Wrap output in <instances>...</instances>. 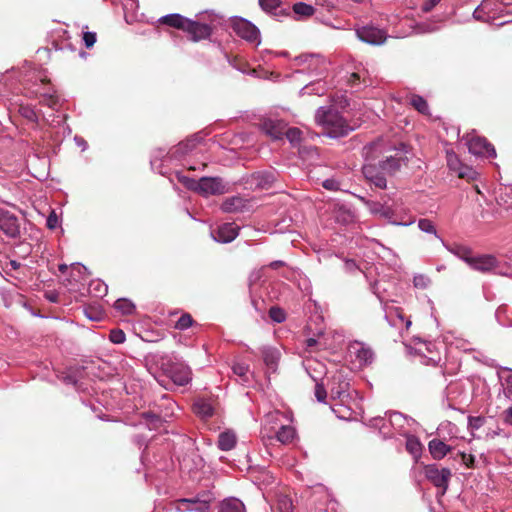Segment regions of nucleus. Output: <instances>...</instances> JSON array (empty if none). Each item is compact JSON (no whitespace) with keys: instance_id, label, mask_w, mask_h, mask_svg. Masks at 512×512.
<instances>
[{"instance_id":"8fccbe9b","label":"nucleus","mask_w":512,"mask_h":512,"mask_svg":"<svg viewBox=\"0 0 512 512\" xmlns=\"http://www.w3.org/2000/svg\"><path fill=\"white\" fill-rule=\"evenodd\" d=\"M40 102L50 108H55L58 104V97L53 94H43Z\"/></svg>"},{"instance_id":"864d4df0","label":"nucleus","mask_w":512,"mask_h":512,"mask_svg":"<svg viewBox=\"0 0 512 512\" xmlns=\"http://www.w3.org/2000/svg\"><path fill=\"white\" fill-rule=\"evenodd\" d=\"M82 38H83L85 46L87 48H91V47H93V45L96 42L97 35H96L95 32L86 31V32H83V37Z\"/></svg>"},{"instance_id":"c85d7f7f","label":"nucleus","mask_w":512,"mask_h":512,"mask_svg":"<svg viewBox=\"0 0 512 512\" xmlns=\"http://www.w3.org/2000/svg\"><path fill=\"white\" fill-rule=\"evenodd\" d=\"M218 512H245V506L239 499L229 498L222 501Z\"/></svg>"},{"instance_id":"c9c22d12","label":"nucleus","mask_w":512,"mask_h":512,"mask_svg":"<svg viewBox=\"0 0 512 512\" xmlns=\"http://www.w3.org/2000/svg\"><path fill=\"white\" fill-rule=\"evenodd\" d=\"M114 308L123 315H131L135 311V305L127 299H118L114 303Z\"/></svg>"},{"instance_id":"9b49d317","label":"nucleus","mask_w":512,"mask_h":512,"mask_svg":"<svg viewBox=\"0 0 512 512\" xmlns=\"http://www.w3.org/2000/svg\"><path fill=\"white\" fill-rule=\"evenodd\" d=\"M357 37L368 44L380 45L386 40V33L374 26H364L356 30Z\"/></svg>"},{"instance_id":"58836bf2","label":"nucleus","mask_w":512,"mask_h":512,"mask_svg":"<svg viewBox=\"0 0 512 512\" xmlns=\"http://www.w3.org/2000/svg\"><path fill=\"white\" fill-rule=\"evenodd\" d=\"M194 323L192 316L189 313H184L175 323L174 328L178 330H186L190 328Z\"/></svg>"},{"instance_id":"0eeeda50","label":"nucleus","mask_w":512,"mask_h":512,"mask_svg":"<svg viewBox=\"0 0 512 512\" xmlns=\"http://www.w3.org/2000/svg\"><path fill=\"white\" fill-rule=\"evenodd\" d=\"M227 191L226 184L220 177H202L198 180L197 192L205 197L221 195Z\"/></svg>"},{"instance_id":"49530a36","label":"nucleus","mask_w":512,"mask_h":512,"mask_svg":"<svg viewBox=\"0 0 512 512\" xmlns=\"http://www.w3.org/2000/svg\"><path fill=\"white\" fill-rule=\"evenodd\" d=\"M485 423V418L482 416H469L468 417V427L471 430H477L481 428Z\"/></svg>"},{"instance_id":"7c9ffc66","label":"nucleus","mask_w":512,"mask_h":512,"mask_svg":"<svg viewBox=\"0 0 512 512\" xmlns=\"http://www.w3.org/2000/svg\"><path fill=\"white\" fill-rule=\"evenodd\" d=\"M503 0H483L481 4L476 9V13L484 12V14L489 15L493 11H499L500 13L503 12V10H500L496 8L498 4H502ZM488 18H491L488 16Z\"/></svg>"},{"instance_id":"f704fd0d","label":"nucleus","mask_w":512,"mask_h":512,"mask_svg":"<svg viewBox=\"0 0 512 512\" xmlns=\"http://www.w3.org/2000/svg\"><path fill=\"white\" fill-rule=\"evenodd\" d=\"M410 104L421 114L426 115L429 113V105L427 101L420 95H412L410 98Z\"/></svg>"},{"instance_id":"a878e982","label":"nucleus","mask_w":512,"mask_h":512,"mask_svg":"<svg viewBox=\"0 0 512 512\" xmlns=\"http://www.w3.org/2000/svg\"><path fill=\"white\" fill-rule=\"evenodd\" d=\"M258 4L264 11L274 16L287 14L285 9L281 8V0H258Z\"/></svg>"},{"instance_id":"6e6552de","label":"nucleus","mask_w":512,"mask_h":512,"mask_svg":"<svg viewBox=\"0 0 512 512\" xmlns=\"http://www.w3.org/2000/svg\"><path fill=\"white\" fill-rule=\"evenodd\" d=\"M0 231L9 238L20 236L19 218L4 208H0Z\"/></svg>"},{"instance_id":"338daca9","label":"nucleus","mask_w":512,"mask_h":512,"mask_svg":"<svg viewBox=\"0 0 512 512\" xmlns=\"http://www.w3.org/2000/svg\"><path fill=\"white\" fill-rule=\"evenodd\" d=\"M323 187L328 190H336L338 188V183L333 179H327L323 182Z\"/></svg>"},{"instance_id":"9d476101","label":"nucleus","mask_w":512,"mask_h":512,"mask_svg":"<svg viewBox=\"0 0 512 512\" xmlns=\"http://www.w3.org/2000/svg\"><path fill=\"white\" fill-rule=\"evenodd\" d=\"M258 126L265 135L270 137L272 140L281 139L284 136V130L286 129V123L282 120L272 118H261Z\"/></svg>"},{"instance_id":"6ab92c4d","label":"nucleus","mask_w":512,"mask_h":512,"mask_svg":"<svg viewBox=\"0 0 512 512\" xmlns=\"http://www.w3.org/2000/svg\"><path fill=\"white\" fill-rule=\"evenodd\" d=\"M469 265L473 269L485 273L490 272L497 267V260L492 255L473 256Z\"/></svg>"},{"instance_id":"4c0bfd02","label":"nucleus","mask_w":512,"mask_h":512,"mask_svg":"<svg viewBox=\"0 0 512 512\" xmlns=\"http://www.w3.org/2000/svg\"><path fill=\"white\" fill-rule=\"evenodd\" d=\"M458 178L465 179L467 182H472L477 179L478 173L472 167L464 164L463 168L457 173Z\"/></svg>"},{"instance_id":"f8f14e48","label":"nucleus","mask_w":512,"mask_h":512,"mask_svg":"<svg viewBox=\"0 0 512 512\" xmlns=\"http://www.w3.org/2000/svg\"><path fill=\"white\" fill-rule=\"evenodd\" d=\"M87 268L80 263H73L71 265V272L68 278L65 279L64 285L71 291L79 289L78 284L87 280Z\"/></svg>"},{"instance_id":"2f4dec72","label":"nucleus","mask_w":512,"mask_h":512,"mask_svg":"<svg viewBox=\"0 0 512 512\" xmlns=\"http://www.w3.org/2000/svg\"><path fill=\"white\" fill-rule=\"evenodd\" d=\"M355 354H356V358L358 359V361L363 365L370 364L372 362L373 356H374L373 351L370 348L365 347L363 345H360L356 349Z\"/></svg>"},{"instance_id":"774afa93","label":"nucleus","mask_w":512,"mask_h":512,"mask_svg":"<svg viewBox=\"0 0 512 512\" xmlns=\"http://www.w3.org/2000/svg\"><path fill=\"white\" fill-rule=\"evenodd\" d=\"M345 269L348 271V272H354L356 269H358V266L356 264V262L352 259H347L345 260Z\"/></svg>"},{"instance_id":"f257e3e1","label":"nucleus","mask_w":512,"mask_h":512,"mask_svg":"<svg viewBox=\"0 0 512 512\" xmlns=\"http://www.w3.org/2000/svg\"><path fill=\"white\" fill-rule=\"evenodd\" d=\"M315 121L325 134L334 138L345 136L352 129L339 112L332 108L320 107L316 111Z\"/></svg>"},{"instance_id":"cd10ccee","label":"nucleus","mask_w":512,"mask_h":512,"mask_svg":"<svg viewBox=\"0 0 512 512\" xmlns=\"http://www.w3.org/2000/svg\"><path fill=\"white\" fill-rule=\"evenodd\" d=\"M278 441L283 444L291 443L295 438V429L289 425H281V427L274 431Z\"/></svg>"},{"instance_id":"ddd939ff","label":"nucleus","mask_w":512,"mask_h":512,"mask_svg":"<svg viewBox=\"0 0 512 512\" xmlns=\"http://www.w3.org/2000/svg\"><path fill=\"white\" fill-rule=\"evenodd\" d=\"M239 227L234 223H224L211 231L212 238L220 243H229L238 235Z\"/></svg>"},{"instance_id":"603ef678","label":"nucleus","mask_w":512,"mask_h":512,"mask_svg":"<svg viewBox=\"0 0 512 512\" xmlns=\"http://www.w3.org/2000/svg\"><path fill=\"white\" fill-rule=\"evenodd\" d=\"M248 367L244 364L237 363L233 366V372L242 378L243 381H247Z\"/></svg>"},{"instance_id":"2eb2a0df","label":"nucleus","mask_w":512,"mask_h":512,"mask_svg":"<svg viewBox=\"0 0 512 512\" xmlns=\"http://www.w3.org/2000/svg\"><path fill=\"white\" fill-rule=\"evenodd\" d=\"M231 27L243 39L249 41L256 39L255 26L244 18H234L231 22Z\"/></svg>"},{"instance_id":"423d86ee","label":"nucleus","mask_w":512,"mask_h":512,"mask_svg":"<svg viewBox=\"0 0 512 512\" xmlns=\"http://www.w3.org/2000/svg\"><path fill=\"white\" fill-rule=\"evenodd\" d=\"M263 498L273 508L276 506L279 512H293L292 499L282 491H274L273 488L263 492Z\"/></svg>"},{"instance_id":"20e7f679","label":"nucleus","mask_w":512,"mask_h":512,"mask_svg":"<svg viewBox=\"0 0 512 512\" xmlns=\"http://www.w3.org/2000/svg\"><path fill=\"white\" fill-rule=\"evenodd\" d=\"M163 400L165 401L166 410L164 413H158L155 411H148L143 413V417L146 420L150 430L159 429L162 424L167 421V418L174 415V409L177 407L176 403L167 397H164Z\"/></svg>"},{"instance_id":"13d9d810","label":"nucleus","mask_w":512,"mask_h":512,"mask_svg":"<svg viewBox=\"0 0 512 512\" xmlns=\"http://www.w3.org/2000/svg\"><path fill=\"white\" fill-rule=\"evenodd\" d=\"M459 456L461 457V461L466 467L472 468L474 466L475 458L473 455L459 452Z\"/></svg>"},{"instance_id":"bb28decb","label":"nucleus","mask_w":512,"mask_h":512,"mask_svg":"<svg viewBox=\"0 0 512 512\" xmlns=\"http://www.w3.org/2000/svg\"><path fill=\"white\" fill-rule=\"evenodd\" d=\"M236 444V436L231 431H225L219 434L218 448L222 451H229L234 448Z\"/></svg>"},{"instance_id":"5701e85b","label":"nucleus","mask_w":512,"mask_h":512,"mask_svg":"<svg viewBox=\"0 0 512 512\" xmlns=\"http://www.w3.org/2000/svg\"><path fill=\"white\" fill-rule=\"evenodd\" d=\"M194 413L202 419H208L214 414V407L209 400L197 399L193 405Z\"/></svg>"},{"instance_id":"4468645a","label":"nucleus","mask_w":512,"mask_h":512,"mask_svg":"<svg viewBox=\"0 0 512 512\" xmlns=\"http://www.w3.org/2000/svg\"><path fill=\"white\" fill-rule=\"evenodd\" d=\"M183 31L188 33L193 41L203 40L211 35L209 25L191 19L187 20Z\"/></svg>"},{"instance_id":"ea45409f","label":"nucleus","mask_w":512,"mask_h":512,"mask_svg":"<svg viewBox=\"0 0 512 512\" xmlns=\"http://www.w3.org/2000/svg\"><path fill=\"white\" fill-rule=\"evenodd\" d=\"M453 253L459 258L463 259L466 263L470 264V260H472V251L466 246H455L453 248Z\"/></svg>"},{"instance_id":"7ed1b4c3","label":"nucleus","mask_w":512,"mask_h":512,"mask_svg":"<svg viewBox=\"0 0 512 512\" xmlns=\"http://www.w3.org/2000/svg\"><path fill=\"white\" fill-rule=\"evenodd\" d=\"M424 474L427 480H429L435 487L442 489V495L446 493L452 476L450 469H439L436 464H430L424 466Z\"/></svg>"},{"instance_id":"09e8293b","label":"nucleus","mask_w":512,"mask_h":512,"mask_svg":"<svg viewBox=\"0 0 512 512\" xmlns=\"http://www.w3.org/2000/svg\"><path fill=\"white\" fill-rule=\"evenodd\" d=\"M197 140V137L187 139L185 142L180 143L177 149L183 153H186L195 148Z\"/></svg>"},{"instance_id":"680f3d73","label":"nucleus","mask_w":512,"mask_h":512,"mask_svg":"<svg viewBox=\"0 0 512 512\" xmlns=\"http://www.w3.org/2000/svg\"><path fill=\"white\" fill-rule=\"evenodd\" d=\"M20 263L17 262L16 260H9L8 262L5 263L4 266H2V269L7 273L9 274L10 271L12 270H17L20 268Z\"/></svg>"},{"instance_id":"4d7b16f0","label":"nucleus","mask_w":512,"mask_h":512,"mask_svg":"<svg viewBox=\"0 0 512 512\" xmlns=\"http://www.w3.org/2000/svg\"><path fill=\"white\" fill-rule=\"evenodd\" d=\"M59 224L58 216L54 210L51 211L46 220V226L50 230H54Z\"/></svg>"},{"instance_id":"393cba45","label":"nucleus","mask_w":512,"mask_h":512,"mask_svg":"<svg viewBox=\"0 0 512 512\" xmlns=\"http://www.w3.org/2000/svg\"><path fill=\"white\" fill-rule=\"evenodd\" d=\"M187 20H188V18L175 13V14H168V15L162 16L159 19V22L161 24H164V25H167V26H170V27H173V28L183 31L184 27L187 23Z\"/></svg>"},{"instance_id":"1a4fd4ad","label":"nucleus","mask_w":512,"mask_h":512,"mask_svg":"<svg viewBox=\"0 0 512 512\" xmlns=\"http://www.w3.org/2000/svg\"><path fill=\"white\" fill-rule=\"evenodd\" d=\"M467 145L469 152L474 155L496 157L494 146L484 137L473 136L468 140Z\"/></svg>"},{"instance_id":"e433bc0d","label":"nucleus","mask_w":512,"mask_h":512,"mask_svg":"<svg viewBox=\"0 0 512 512\" xmlns=\"http://www.w3.org/2000/svg\"><path fill=\"white\" fill-rule=\"evenodd\" d=\"M293 11L297 15L310 17L315 13V8L304 2H298L293 5Z\"/></svg>"},{"instance_id":"aec40b11","label":"nucleus","mask_w":512,"mask_h":512,"mask_svg":"<svg viewBox=\"0 0 512 512\" xmlns=\"http://www.w3.org/2000/svg\"><path fill=\"white\" fill-rule=\"evenodd\" d=\"M263 361L267 367V373H275L280 360V351L276 348L266 347L262 350Z\"/></svg>"},{"instance_id":"412c9836","label":"nucleus","mask_w":512,"mask_h":512,"mask_svg":"<svg viewBox=\"0 0 512 512\" xmlns=\"http://www.w3.org/2000/svg\"><path fill=\"white\" fill-rule=\"evenodd\" d=\"M277 486L276 478L270 471L258 468V489L262 490V493L271 488L278 491Z\"/></svg>"},{"instance_id":"c03bdc74","label":"nucleus","mask_w":512,"mask_h":512,"mask_svg":"<svg viewBox=\"0 0 512 512\" xmlns=\"http://www.w3.org/2000/svg\"><path fill=\"white\" fill-rule=\"evenodd\" d=\"M269 317L277 323H281L286 319V314L280 307H271L269 310Z\"/></svg>"},{"instance_id":"de8ad7c7","label":"nucleus","mask_w":512,"mask_h":512,"mask_svg":"<svg viewBox=\"0 0 512 512\" xmlns=\"http://www.w3.org/2000/svg\"><path fill=\"white\" fill-rule=\"evenodd\" d=\"M178 180L184 184L188 189L196 191L198 189V180L184 175H178Z\"/></svg>"},{"instance_id":"f3484780","label":"nucleus","mask_w":512,"mask_h":512,"mask_svg":"<svg viewBox=\"0 0 512 512\" xmlns=\"http://www.w3.org/2000/svg\"><path fill=\"white\" fill-rule=\"evenodd\" d=\"M251 207L250 200L241 196H231L226 198L221 204V210L225 213L243 212Z\"/></svg>"},{"instance_id":"72a5a7b5","label":"nucleus","mask_w":512,"mask_h":512,"mask_svg":"<svg viewBox=\"0 0 512 512\" xmlns=\"http://www.w3.org/2000/svg\"><path fill=\"white\" fill-rule=\"evenodd\" d=\"M107 291V285L100 280L91 281L89 284V293L94 297L101 298L107 294Z\"/></svg>"},{"instance_id":"6e6d98bb","label":"nucleus","mask_w":512,"mask_h":512,"mask_svg":"<svg viewBox=\"0 0 512 512\" xmlns=\"http://www.w3.org/2000/svg\"><path fill=\"white\" fill-rule=\"evenodd\" d=\"M418 34L433 33L436 31V26L431 23H421L416 26Z\"/></svg>"},{"instance_id":"37998d69","label":"nucleus","mask_w":512,"mask_h":512,"mask_svg":"<svg viewBox=\"0 0 512 512\" xmlns=\"http://www.w3.org/2000/svg\"><path fill=\"white\" fill-rule=\"evenodd\" d=\"M275 181V175L272 172H265L258 175V187H269Z\"/></svg>"},{"instance_id":"4be33fe9","label":"nucleus","mask_w":512,"mask_h":512,"mask_svg":"<svg viewBox=\"0 0 512 512\" xmlns=\"http://www.w3.org/2000/svg\"><path fill=\"white\" fill-rule=\"evenodd\" d=\"M429 452L436 460L444 458L452 448L439 439H432L428 443Z\"/></svg>"},{"instance_id":"79ce46f5","label":"nucleus","mask_w":512,"mask_h":512,"mask_svg":"<svg viewBox=\"0 0 512 512\" xmlns=\"http://www.w3.org/2000/svg\"><path fill=\"white\" fill-rule=\"evenodd\" d=\"M301 130L298 129V128H295V127H292V128H289V129H285L284 130V135L287 137V139L292 143V144H296V143H299L300 140H301Z\"/></svg>"},{"instance_id":"3c124183","label":"nucleus","mask_w":512,"mask_h":512,"mask_svg":"<svg viewBox=\"0 0 512 512\" xmlns=\"http://www.w3.org/2000/svg\"><path fill=\"white\" fill-rule=\"evenodd\" d=\"M419 228L427 233H436L433 223L429 219H420L418 223Z\"/></svg>"},{"instance_id":"dca6fc26","label":"nucleus","mask_w":512,"mask_h":512,"mask_svg":"<svg viewBox=\"0 0 512 512\" xmlns=\"http://www.w3.org/2000/svg\"><path fill=\"white\" fill-rule=\"evenodd\" d=\"M362 171L365 178L372 184H374L376 187L380 189L386 188L387 181L384 176V174L386 173L382 171L380 168H378L376 165L372 163H367L363 166Z\"/></svg>"},{"instance_id":"473e14b6","label":"nucleus","mask_w":512,"mask_h":512,"mask_svg":"<svg viewBox=\"0 0 512 512\" xmlns=\"http://www.w3.org/2000/svg\"><path fill=\"white\" fill-rule=\"evenodd\" d=\"M446 158H447V166L449 167L450 171L454 172L455 174H457L460 169L463 168L464 164L460 161V159L458 158L457 154L452 151V150H448L446 152Z\"/></svg>"},{"instance_id":"39448f33","label":"nucleus","mask_w":512,"mask_h":512,"mask_svg":"<svg viewBox=\"0 0 512 512\" xmlns=\"http://www.w3.org/2000/svg\"><path fill=\"white\" fill-rule=\"evenodd\" d=\"M402 149H395L394 154L386 157V159L380 162V169L388 175H394L401 169L402 166L407 165L408 158L404 149L406 146L401 144Z\"/></svg>"},{"instance_id":"052dcab7","label":"nucleus","mask_w":512,"mask_h":512,"mask_svg":"<svg viewBox=\"0 0 512 512\" xmlns=\"http://www.w3.org/2000/svg\"><path fill=\"white\" fill-rule=\"evenodd\" d=\"M413 283L416 288L424 289L427 287L428 279L424 275H418L414 277Z\"/></svg>"},{"instance_id":"f03ea898","label":"nucleus","mask_w":512,"mask_h":512,"mask_svg":"<svg viewBox=\"0 0 512 512\" xmlns=\"http://www.w3.org/2000/svg\"><path fill=\"white\" fill-rule=\"evenodd\" d=\"M161 369L177 386H185L192 380L190 367L174 355L162 358Z\"/></svg>"},{"instance_id":"0e129e2a","label":"nucleus","mask_w":512,"mask_h":512,"mask_svg":"<svg viewBox=\"0 0 512 512\" xmlns=\"http://www.w3.org/2000/svg\"><path fill=\"white\" fill-rule=\"evenodd\" d=\"M441 0H427L424 2L422 6V10L424 12L431 11L438 3H440Z\"/></svg>"},{"instance_id":"a18cd8bd","label":"nucleus","mask_w":512,"mask_h":512,"mask_svg":"<svg viewBox=\"0 0 512 512\" xmlns=\"http://www.w3.org/2000/svg\"><path fill=\"white\" fill-rule=\"evenodd\" d=\"M125 333L120 329L110 331L109 339L114 344H122L125 341Z\"/></svg>"},{"instance_id":"c756f323","label":"nucleus","mask_w":512,"mask_h":512,"mask_svg":"<svg viewBox=\"0 0 512 512\" xmlns=\"http://www.w3.org/2000/svg\"><path fill=\"white\" fill-rule=\"evenodd\" d=\"M422 444L419 439L415 436H409L406 440V450L415 458L417 461L422 452Z\"/></svg>"},{"instance_id":"a19ab883","label":"nucleus","mask_w":512,"mask_h":512,"mask_svg":"<svg viewBox=\"0 0 512 512\" xmlns=\"http://www.w3.org/2000/svg\"><path fill=\"white\" fill-rule=\"evenodd\" d=\"M19 113L21 116H23L25 119L31 121V122H38V116L36 114V111L33 107L29 105H22L19 108Z\"/></svg>"},{"instance_id":"a211bd4d","label":"nucleus","mask_w":512,"mask_h":512,"mask_svg":"<svg viewBox=\"0 0 512 512\" xmlns=\"http://www.w3.org/2000/svg\"><path fill=\"white\" fill-rule=\"evenodd\" d=\"M176 509L178 511H195V512H208L209 505L206 501L199 499H179L176 502Z\"/></svg>"},{"instance_id":"5fc2aeb1","label":"nucleus","mask_w":512,"mask_h":512,"mask_svg":"<svg viewBox=\"0 0 512 512\" xmlns=\"http://www.w3.org/2000/svg\"><path fill=\"white\" fill-rule=\"evenodd\" d=\"M315 397L319 402H325L327 397V392L322 383H316L315 385Z\"/></svg>"},{"instance_id":"b1692460","label":"nucleus","mask_w":512,"mask_h":512,"mask_svg":"<svg viewBox=\"0 0 512 512\" xmlns=\"http://www.w3.org/2000/svg\"><path fill=\"white\" fill-rule=\"evenodd\" d=\"M281 413L278 410L267 413L264 416V424L262 431L266 432V435L270 438V432H274L280 422Z\"/></svg>"},{"instance_id":"69168bd1","label":"nucleus","mask_w":512,"mask_h":512,"mask_svg":"<svg viewBox=\"0 0 512 512\" xmlns=\"http://www.w3.org/2000/svg\"><path fill=\"white\" fill-rule=\"evenodd\" d=\"M503 421L512 426V407H509L503 412Z\"/></svg>"},{"instance_id":"e2e57ef3","label":"nucleus","mask_w":512,"mask_h":512,"mask_svg":"<svg viewBox=\"0 0 512 512\" xmlns=\"http://www.w3.org/2000/svg\"><path fill=\"white\" fill-rule=\"evenodd\" d=\"M84 312H85V315L91 319V320H99L101 318V313L100 312H96V311H93L92 308H85L84 309Z\"/></svg>"},{"instance_id":"bf43d9fd","label":"nucleus","mask_w":512,"mask_h":512,"mask_svg":"<svg viewBox=\"0 0 512 512\" xmlns=\"http://www.w3.org/2000/svg\"><path fill=\"white\" fill-rule=\"evenodd\" d=\"M361 75L357 72H353L351 73L348 78H347V84L350 86V87H356L357 85L360 84L361 82Z\"/></svg>"}]
</instances>
